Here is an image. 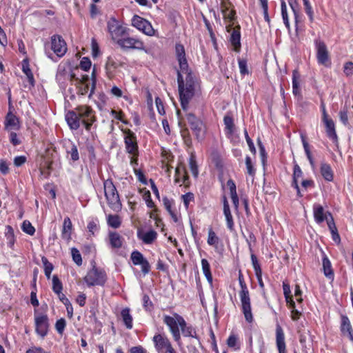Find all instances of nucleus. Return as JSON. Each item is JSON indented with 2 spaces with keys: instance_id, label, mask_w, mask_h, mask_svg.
I'll use <instances>...</instances> for the list:
<instances>
[{
  "instance_id": "1",
  "label": "nucleus",
  "mask_w": 353,
  "mask_h": 353,
  "mask_svg": "<svg viewBox=\"0 0 353 353\" xmlns=\"http://www.w3.org/2000/svg\"><path fill=\"white\" fill-rule=\"evenodd\" d=\"M177 82L181 105L183 110L188 108L190 101L199 87L195 75L189 70L177 71Z\"/></svg>"
},
{
  "instance_id": "2",
  "label": "nucleus",
  "mask_w": 353,
  "mask_h": 353,
  "mask_svg": "<svg viewBox=\"0 0 353 353\" xmlns=\"http://www.w3.org/2000/svg\"><path fill=\"white\" fill-rule=\"evenodd\" d=\"M239 282L241 287L239 297L241 303L242 312L245 320L248 323H252L253 321V316L252 313L249 290L245 283L243 274L241 272H239Z\"/></svg>"
},
{
  "instance_id": "3",
  "label": "nucleus",
  "mask_w": 353,
  "mask_h": 353,
  "mask_svg": "<svg viewBox=\"0 0 353 353\" xmlns=\"http://www.w3.org/2000/svg\"><path fill=\"white\" fill-rule=\"evenodd\" d=\"M104 193L109 207L115 212L121 209V203L118 191L112 180H105L103 183Z\"/></svg>"
},
{
  "instance_id": "4",
  "label": "nucleus",
  "mask_w": 353,
  "mask_h": 353,
  "mask_svg": "<svg viewBox=\"0 0 353 353\" xmlns=\"http://www.w3.org/2000/svg\"><path fill=\"white\" fill-rule=\"evenodd\" d=\"M163 323L168 327L174 340L179 342L181 340L180 329L182 325H185V319L177 313H173L172 316L164 315L163 318Z\"/></svg>"
},
{
  "instance_id": "5",
  "label": "nucleus",
  "mask_w": 353,
  "mask_h": 353,
  "mask_svg": "<svg viewBox=\"0 0 353 353\" xmlns=\"http://www.w3.org/2000/svg\"><path fill=\"white\" fill-rule=\"evenodd\" d=\"M76 72H79V69H72L71 65L68 62H61L58 65L56 74V80L61 86H65L68 81H73L77 76Z\"/></svg>"
},
{
  "instance_id": "6",
  "label": "nucleus",
  "mask_w": 353,
  "mask_h": 353,
  "mask_svg": "<svg viewBox=\"0 0 353 353\" xmlns=\"http://www.w3.org/2000/svg\"><path fill=\"white\" fill-rule=\"evenodd\" d=\"M107 280L106 274L102 269L97 268L96 266L89 270L84 277V281L88 286L103 285Z\"/></svg>"
},
{
  "instance_id": "7",
  "label": "nucleus",
  "mask_w": 353,
  "mask_h": 353,
  "mask_svg": "<svg viewBox=\"0 0 353 353\" xmlns=\"http://www.w3.org/2000/svg\"><path fill=\"white\" fill-rule=\"evenodd\" d=\"M107 28L112 41L116 43L128 34V29L123 26L115 18H110L107 22Z\"/></svg>"
},
{
  "instance_id": "8",
  "label": "nucleus",
  "mask_w": 353,
  "mask_h": 353,
  "mask_svg": "<svg viewBox=\"0 0 353 353\" xmlns=\"http://www.w3.org/2000/svg\"><path fill=\"white\" fill-rule=\"evenodd\" d=\"M74 81L81 94H86L90 90L88 97H91L95 88V81L93 77L90 79L87 74H81L80 77L77 76Z\"/></svg>"
},
{
  "instance_id": "9",
  "label": "nucleus",
  "mask_w": 353,
  "mask_h": 353,
  "mask_svg": "<svg viewBox=\"0 0 353 353\" xmlns=\"http://www.w3.org/2000/svg\"><path fill=\"white\" fill-rule=\"evenodd\" d=\"M75 110L85 129L90 130L91 125L95 121L94 110L88 105H79Z\"/></svg>"
},
{
  "instance_id": "10",
  "label": "nucleus",
  "mask_w": 353,
  "mask_h": 353,
  "mask_svg": "<svg viewBox=\"0 0 353 353\" xmlns=\"http://www.w3.org/2000/svg\"><path fill=\"white\" fill-rule=\"evenodd\" d=\"M185 117L196 139L201 140L204 136V124L203 121L190 112L186 113Z\"/></svg>"
},
{
  "instance_id": "11",
  "label": "nucleus",
  "mask_w": 353,
  "mask_h": 353,
  "mask_svg": "<svg viewBox=\"0 0 353 353\" xmlns=\"http://www.w3.org/2000/svg\"><path fill=\"white\" fill-rule=\"evenodd\" d=\"M117 44L123 50H144L143 42L137 37H131L128 34L119 40Z\"/></svg>"
},
{
  "instance_id": "12",
  "label": "nucleus",
  "mask_w": 353,
  "mask_h": 353,
  "mask_svg": "<svg viewBox=\"0 0 353 353\" xmlns=\"http://www.w3.org/2000/svg\"><path fill=\"white\" fill-rule=\"evenodd\" d=\"M125 144L126 151L132 155L131 164L137 163V157L138 156V145L137 139L134 134L129 131L125 137Z\"/></svg>"
},
{
  "instance_id": "13",
  "label": "nucleus",
  "mask_w": 353,
  "mask_h": 353,
  "mask_svg": "<svg viewBox=\"0 0 353 353\" xmlns=\"http://www.w3.org/2000/svg\"><path fill=\"white\" fill-rule=\"evenodd\" d=\"M132 25L138 30L142 31L146 35L153 36L155 34V30L151 23L138 15H134L132 19Z\"/></svg>"
},
{
  "instance_id": "14",
  "label": "nucleus",
  "mask_w": 353,
  "mask_h": 353,
  "mask_svg": "<svg viewBox=\"0 0 353 353\" xmlns=\"http://www.w3.org/2000/svg\"><path fill=\"white\" fill-rule=\"evenodd\" d=\"M35 330L38 335L44 338L48 332V318L46 314H36L34 316Z\"/></svg>"
},
{
  "instance_id": "15",
  "label": "nucleus",
  "mask_w": 353,
  "mask_h": 353,
  "mask_svg": "<svg viewBox=\"0 0 353 353\" xmlns=\"http://www.w3.org/2000/svg\"><path fill=\"white\" fill-rule=\"evenodd\" d=\"M51 49L59 57H63L67 52V45L60 35L51 37Z\"/></svg>"
},
{
  "instance_id": "16",
  "label": "nucleus",
  "mask_w": 353,
  "mask_h": 353,
  "mask_svg": "<svg viewBox=\"0 0 353 353\" xmlns=\"http://www.w3.org/2000/svg\"><path fill=\"white\" fill-rule=\"evenodd\" d=\"M316 58L319 63L329 67L331 64L328 51L324 42L316 41Z\"/></svg>"
},
{
  "instance_id": "17",
  "label": "nucleus",
  "mask_w": 353,
  "mask_h": 353,
  "mask_svg": "<svg viewBox=\"0 0 353 353\" xmlns=\"http://www.w3.org/2000/svg\"><path fill=\"white\" fill-rule=\"evenodd\" d=\"M131 260L134 265H141V270L144 274L149 273L150 270L149 262L140 252H132L131 254Z\"/></svg>"
},
{
  "instance_id": "18",
  "label": "nucleus",
  "mask_w": 353,
  "mask_h": 353,
  "mask_svg": "<svg viewBox=\"0 0 353 353\" xmlns=\"http://www.w3.org/2000/svg\"><path fill=\"white\" fill-rule=\"evenodd\" d=\"M340 331L343 336L348 337L353 342V328L350 319L345 315L341 316Z\"/></svg>"
},
{
  "instance_id": "19",
  "label": "nucleus",
  "mask_w": 353,
  "mask_h": 353,
  "mask_svg": "<svg viewBox=\"0 0 353 353\" xmlns=\"http://www.w3.org/2000/svg\"><path fill=\"white\" fill-rule=\"evenodd\" d=\"M175 53L179 65V70H189L185 52L183 46L181 43H176L175 46Z\"/></svg>"
},
{
  "instance_id": "20",
  "label": "nucleus",
  "mask_w": 353,
  "mask_h": 353,
  "mask_svg": "<svg viewBox=\"0 0 353 353\" xmlns=\"http://www.w3.org/2000/svg\"><path fill=\"white\" fill-rule=\"evenodd\" d=\"M325 125V132L327 137L331 139L334 143L338 142V136L336 132L335 123L333 119L330 117L322 119Z\"/></svg>"
},
{
  "instance_id": "21",
  "label": "nucleus",
  "mask_w": 353,
  "mask_h": 353,
  "mask_svg": "<svg viewBox=\"0 0 353 353\" xmlns=\"http://www.w3.org/2000/svg\"><path fill=\"white\" fill-rule=\"evenodd\" d=\"M276 344L279 353H286L285 334L283 328L279 324L276 326Z\"/></svg>"
},
{
  "instance_id": "22",
  "label": "nucleus",
  "mask_w": 353,
  "mask_h": 353,
  "mask_svg": "<svg viewBox=\"0 0 353 353\" xmlns=\"http://www.w3.org/2000/svg\"><path fill=\"white\" fill-rule=\"evenodd\" d=\"M20 124L19 119L11 112H9L5 119V129L8 131L19 129Z\"/></svg>"
},
{
  "instance_id": "23",
  "label": "nucleus",
  "mask_w": 353,
  "mask_h": 353,
  "mask_svg": "<svg viewBox=\"0 0 353 353\" xmlns=\"http://www.w3.org/2000/svg\"><path fill=\"white\" fill-rule=\"evenodd\" d=\"M65 120L70 128L72 130H77L80 127L81 121L75 109L74 111L68 112L65 114Z\"/></svg>"
},
{
  "instance_id": "24",
  "label": "nucleus",
  "mask_w": 353,
  "mask_h": 353,
  "mask_svg": "<svg viewBox=\"0 0 353 353\" xmlns=\"http://www.w3.org/2000/svg\"><path fill=\"white\" fill-rule=\"evenodd\" d=\"M137 236L145 244H151L157 239V233L153 230L147 232L139 230L137 232Z\"/></svg>"
},
{
  "instance_id": "25",
  "label": "nucleus",
  "mask_w": 353,
  "mask_h": 353,
  "mask_svg": "<svg viewBox=\"0 0 353 353\" xmlns=\"http://www.w3.org/2000/svg\"><path fill=\"white\" fill-rule=\"evenodd\" d=\"M152 341L154 347L159 353L163 352V348L170 342L167 336L160 334H155L153 336Z\"/></svg>"
},
{
  "instance_id": "26",
  "label": "nucleus",
  "mask_w": 353,
  "mask_h": 353,
  "mask_svg": "<svg viewBox=\"0 0 353 353\" xmlns=\"http://www.w3.org/2000/svg\"><path fill=\"white\" fill-rule=\"evenodd\" d=\"M314 217L316 223H321L328 216V212H325L323 208L319 204H314L313 206Z\"/></svg>"
},
{
  "instance_id": "27",
  "label": "nucleus",
  "mask_w": 353,
  "mask_h": 353,
  "mask_svg": "<svg viewBox=\"0 0 353 353\" xmlns=\"http://www.w3.org/2000/svg\"><path fill=\"white\" fill-rule=\"evenodd\" d=\"M223 214L225 217L227 227L230 231L234 230V221L230 209L228 202L225 197L223 199Z\"/></svg>"
},
{
  "instance_id": "28",
  "label": "nucleus",
  "mask_w": 353,
  "mask_h": 353,
  "mask_svg": "<svg viewBox=\"0 0 353 353\" xmlns=\"http://www.w3.org/2000/svg\"><path fill=\"white\" fill-rule=\"evenodd\" d=\"M241 34H240V28L239 26L236 27L232 29V32L230 35V42L232 45L234 50L235 51H239L241 48Z\"/></svg>"
},
{
  "instance_id": "29",
  "label": "nucleus",
  "mask_w": 353,
  "mask_h": 353,
  "mask_svg": "<svg viewBox=\"0 0 353 353\" xmlns=\"http://www.w3.org/2000/svg\"><path fill=\"white\" fill-rule=\"evenodd\" d=\"M72 230V224L69 217H65L63 221L61 237L62 239L69 241L71 239V234Z\"/></svg>"
},
{
  "instance_id": "30",
  "label": "nucleus",
  "mask_w": 353,
  "mask_h": 353,
  "mask_svg": "<svg viewBox=\"0 0 353 353\" xmlns=\"http://www.w3.org/2000/svg\"><path fill=\"white\" fill-rule=\"evenodd\" d=\"M303 176V172L299 167L298 164H295L294 165V170H293V182L292 185L294 188L296 190L297 195L299 196H302V194L300 192V188L298 184V181L300 178H301Z\"/></svg>"
},
{
  "instance_id": "31",
  "label": "nucleus",
  "mask_w": 353,
  "mask_h": 353,
  "mask_svg": "<svg viewBox=\"0 0 353 353\" xmlns=\"http://www.w3.org/2000/svg\"><path fill=\"white\" fill-rule=\"evenodd\" d=\"M123 239L116 232H109L110 244L113 248H120L122 246Z\"/></svg>"
},
{
  "instance_id": "32",
  "label": "nucleus",
  "mask_w": 353,
  "mask_h": 353,
  "mask_svg": "<svg viewBox=\"0 0 353 353\" xmlns=\"http://www.w3.org/2000/svg\"><path fill=\"white\" fill-rule=\"evenodd\" d=\"M321 174L324 178L325 180L327 181H332L334 179L333 171L331 168V166L326 163H322L321 164Z\"/></svg>"
},
{
  "instance_id": "33",
  "label": "nucleus",
  "mask_w": 353,
  "mask_h": 353,
  "mask_svg": "<svg viewBox=\"0 0 353 353\" xmlns=\"http://www.w3.org/2000/svg\"><path fill=\"white\" fill-rule=\"evenodd\" d=\"M66 152L67 157L70 160L73 161L79 160V155L77 147L72 142L69 143V144L67 145Z\"/></svg>"
},
{
  "instance_id": "34",
  "label": "nucleus",
  "mask_w": 353,
  "mask_h": 353,
  "mask_svg": "<svg viewBox=\"0 0 353 353\" xmlns=\"http://www.w3.org/2000/svg\"><path fill=\"white\" fill-rule=\"evenodd\" d=\"M121 316L123 321L128 329L132 328V316L130 313V309L126 307L121 310Z\"/></svg>"
},
{
  "instance_id": "35",
  "label": "nucleus",
  "mask_w": 353,
  "mask_h": 353,
  "mask_svg": "<svg viewBox=\"0 0 353 353\" xmlns=\"http://www.w3.org/2000/svg\"><path fill=\"white\" fill-rule=\"evenodd\" d=\"M323 268L325 276L329 279H333L334 272L332 269L331 263L326 256L323 258Z\"/></svg>"
},
{
  "instance_id": "36",
  "label": "nucleus",
  "mask_w": 353,
  "mask_h": 353,
  "mask_svg": "<svg viewBox=\"0 0 353 353\" xmlns=\"http://www.w3.org/2000/svg\"><path fill=\"white\" fill-rule=\"evenodd\" d=\"M108 225L112 228H119L121 224V219L119 215L109 214L107 216Z\"/></svg>"
},
{
  "instance_id": "37",
  "label": "nucleus",
  "mask_w": 353,
  "mask_h": 353,
  "mask_svg": "<svg viewBox=\"0 0 353 353\" xmlns=\"http://www.w3.org/2000/svg\"><path fill=\"white\" fill-rule=\"evenodd\" d=\"M5 236L7 240L8 245L12 248L14 246L15 238L14 230L10 225H7L6 227Z\"/></svg>"
},
{
  "instance_id": "38",
  "label": "nucleus",
  "mask_w": 353,
  "mask_h": 353,
  "mask_svg": "<svg viewBox=\"0 0 353 353\" xmlns=\"http://www.w3.org/2000/svg\"><path fill=\"white\" fill-rule=\"evenodd\" d=\"M201 267L203 272L206 277L208 282H212V276L210 271V265L207 259H201Z\"/></svg>"
},
{
  "instance_id": "39",
  "label": "nucleus",
  "mask_w": 353,
  "mask_h": 353,
  "mask_svg": "<svg viewBox=\"0 0 353 353\" xmlns=\"http://www.w3.org/2000/svg\"><path fill=\"white\" fill-rule=\"evenodd\" d=\"M181 330L185 337L197 338L195 329L191 325H188L185 321V325L181 327Z\"/></svg>"
},
{
  "instance_id": "40",
  "label": "nucleus",
  "mask_w": 353,
  "mask_h": 353,
  "mask_svg": "<svg viewBox=\"0 0 353 353\" xmlns=\"http://www.w3.org/2000/svg\"><path fill=\"white\" fill-rule=\"evenodd\" d=\"M62 290L63 286L61 282L57 275H54L52 277V290L58 296H62L64 297V294L61 292Z\"/></svg>"
},
{
  "instance_id": "41",
  "label": "nucleus",
  "mask_w": 353,
  "mask_h": 353,
  "mask_svg": "<svg viewBox=\"0 0 353 353\" xmlns=\"http://www.w3.org/2000/svg\"><path fill=\"white\" fill-rule=\"evenodd\" d=\"M22 70L27 76V78H28L29 82L30 83V84L33 85L34 81V77H33V74L30 68L29 62H28V59H24L22 61Z\"/></svg>"
},
{
  "instance_id": "42",
  "label": "nucleus",
  "mask_w": 353,
  "mask_h": 353,
  "mask_svg": "<svg viewBox=\"0 0 353 353\" xmlns=\"http://www.w3.org/2000/svg\"><path fill=\"white\" fill-rule=\"evenodd\" d=\"M283 294L285 298V301L288 305H293L294 300L292 296L291 295V290L290 286L288 283L283 282Z\"/></svg>"
},
{
  "instance_id": "43",
  "label": "nucleus",
  "mask_w": 353,
  "mask_h": 353,
  "mask_svg": "<svg viewBox=\"0 0 353 353\" xmlns=\"http://www.w3.org/2000/svg\"><path fill=\"white\" fill-rule=\"evenodd\" d=\"M207 242L209 245L213 246L214 248H216L219 244V239L212 228L209 229L208 230Z\"/></svg>"
},
{
  "instance_id": "44",
  "label": "nucleus",
  "mask_w": 353,
  "mask_h": 353,
  "mask_svg": "<svg viewBox=\"0 0 353 353\" xmlns=\"http://www.w3.org/2000/svg\"><path fill=\"white\" fill-rule=\"evenodd\" d=\"M281 15H282L283 23H284L285 27L288 30H290V22H289V18H288V8H287V5L285 1L281 2Z\"/></svg>"
},
{
  "instance_id": "45",
  "label": "nucleus",
  "mask_w": 353,
  "mask_h": 353,
  "mask_svg": "<svg viewBox=\"0 0 353 353\" xmlns=\"http://www.w3.org/2000/svg\"><path fill=\"white\" fill-rule=\"evenodd\" d=\"M224 124L225 125V131L228 134H232L234 132V122L232 117L226 115L223 119Z\"/></svg>"
},
{
  "instance_id": "46",
  "label": "nucleus",
  "mask_w": 353,
  "mask_h": 353,
  "mask_svg": "<svg viewBox=\"0 0 353 353\" xmlns=\"http://www.w3.org/2000/svg\"><path fill=\"white\" fill-rule=\"evenodd\" d=\"M41 261H42V263H43V267H44L45 275L46 276V277L48 279H50L54 267H53L52 264L48 261L47 258L42 257Z\"/></svg>"
},
{
  "instance_id": "47",
  "label": "nucleus",
  "mask_w": 353,
  "mask_h": 353,
  "mask_svg": "<svg viewBox=\"0 0 353 353\" xmlns=\"http://www.w3.org/2000/svg\"><path fill=\"white\" fill-rule=\"evenodd\" d=\"M245 166H246L247 173L249 175L254 176L255 174V172H256V170L254 167V165H253L251 158L248 156H247L245 157Z\"/></svg>"
},
{
  "instance_id": "48",
  "label": "nucleus",
  "mask_w": 353,
  "mask_h": 353,
  "mask_svg": "<svg viewBox=\"0 0 353 353\" xmlns=\"http://www.w3.org/2000/svg\"><path fill=\"white\" fill-rule=\"evenodd\" d=\"M22 230L29 235H33L35 232L34 228L30 221H24L22 223Z\"/></svg>"
},
{
  "instance_id": "49",
  "label": "nucleus",
  "mask_w": 353,
  "mask_h": 353,
  "mask_svg": "<svg viewBox=\"0 0 353 353\" xmlns=\"http://www.w3.org/2000/svg\"><path fill=\"white\" fill-rule=\"evenodd\" d=\"M298 78H299L298 72L294 70L293 72V77H292V88H293V93L295 95L299 94Z\"/></svg>"
},
{
  "instance_id": "50",
  "label": "nucleus",
  "mask_w": 353,
  "mask_h": 353,
  "mask_svg": "<svg viewBox=\"0 0 353 353\" xmlns=\"http://www.w3.org/2000/svg\"><path fill=\"white\" fill-rule=\"evenodd\" d=\"M71 253L72 259L75 263L78 265H81L82 264V258L79 251L76 248H72Z\"/></svg>"
},
{
  "instance_id": "51",
  "label": "nucleus",
  "mask_w": 353,
  "mask_h": 353,
  "mask_svg": "<svg viewBox=\"0 0 353 353\" xmlns=\"http://www.w3.org/2000/svg\"><path fill=\"white\" fill-rule=\"evenodd\" d=\"M66 325V321L61 318L57 321L55 323V329L59 334H62Z\"/></svg>"
},
{
  "instance_id": "52",
  "label": "nucleus",
  "mask_w": 353,
  "mask_h": 353,
  "mask_svg": "<svg viewBox=\"0 0 353 353\" xmlns=\"http://www.w3.org/2000/svg\"><path fill=\"white\" fill-rule=\"evenodd\" d=\"M240 72L242 75L248 74L249 70L248 68L247 61L245 59H239L238 60Z\"/></svg>"
},
{
  "instance_id": "53",
  "label": "nucleus",
  "mask_w": 353,
  "mask_h": 353,
  "mask_svg": "<svg viewBox=\"0 0 353 353\" xmlns=\"http://www.w3.org/2000/svg\"><path fill=\"white\" fill-rule=\"evenodd\" d=\"M182 201L186 209L188 208L189 204L191 201H194V194L191 192H188L181 196Z\"/></svg>"
},
{
  "instance_id": "54",
  "label": "nucleus",
  "mask_w": 353,
  "mask_h": 353,
  "mask_svg": "<svg viewBox=\"0 0 353 353\" xmlns=\"http://www.w3.org/2000/svg\"><path fill=\"white\" fill-rule=\"evenodd\" d=\"M143 199L145 200L146 205L148 208H152L154 206V203L151 199L150 192L149 190H144V194L143 195Z\"/></svg>"
},
{
  "instance_id": "55",
  "label": "nucleus",
  "mask_w": 353,
  "mask_h": 353,
  "mask_svg": "<svg viewBox=\"0 0 353 353\" xmlns=\"http://www.w3.org/2000/svg\"><path fill=\"white\" fill-rule=\"evenodd\" d=\"M305 12L310 17V20H313V10L309 0H303Z\"/></svg>"
},
{
  "instance_id": "56",
  "label": "nucleus",
  "mask_w": 353,
  "mask_h": 353,
  "mask_svg": "<svg viewBox=\"0 0 353 353\" xmlns=\"http://www.w3.org/2000/svg\"><path fill=\"white\" fill-rule=\"evenodd\" d=\"M290 308L291 309V317L293 321H296L300 318L301 314V312L295 308V302L294 301V304L288 305Z\"/></svg>"
},
{
  "instance_id": "57",
  "label": "nucleus",
  "mask_w": 353,
  "mask_h": 353,
  "mask_svg": "<svg viewBox=\"0 0 353 353\" xmlns=\"http://www.w3.org/2000/svg\"><path fill=\"white\" fill-rule=\"evenodd\" d=\"M90 67V60L88 57H83L80 61V68L84 71H88Z\"/></svg>"
},
{
  "instance_id": "58",
  "label": "nucleus",
  "mask_w": 353,
  "mask_h": 353,
  "mask_svg": "<svg viewBox=\"0 0 353 353\" xmlns=\"http://www.w3.org/2000/svg\"><path fill=\"white\" fill-rule=\"evenodd\" d=\"M190 168L194 177H197L199 172L196 161L192 157L189 161Z\"/></svg>"
},
{
  "instance_id": "59",
  "label": "nucleus",
  "mask_w": 353,
  "mask_h": 353,
  "mask_svg": "<svg viewBox=\"0 0 353 353\" xmlns=\"http://www.w3.org/2000/svg\"><path fill=\"white\" fill-rule=\"evenodd\" d=\"M251 260H252V263L255 274H259V273L261 272V269L260 265L258 262L256 256L254 254H252Z\"/></svg>"
},
{
  "instance_id": "60",
  "label": "nucleus",
  "mask_w": 353,
  "mask_h": 353,
  "mask_svg": "<svg viewBox=\"0 0 353 353\" xmlns=\"http://www.w3.org/2000/svg\"><path fill=\"white\" fill-rule=\"evenodd\" d=\"M9 138H10V143L14 146H17V145L21 144V143L20 138L18 137L17 133H15L14 132H10Z\"/></svg>"
},
{
  "instance_id": "61",
  "label": "nucleus",
  "mask_w": 353,
  "mask_h": 353,
  "mask_svg": "<svg viewBox=\"0 0 353 353\" xmlns=\"http://www.w3.org/2000/svg\"><path fill=\"white\" fill-rule=\"evenodd\" d=\"M163 204L165 208V209L169 212L170 215L172 216V218L174 219V221H176V216L174 214V213L172 210V203L171 201L168 199H163Z\"/></svg>"
},
{
  "instance_id": "62",
  "label": "nucleus",
  "mask_w": 353,
  "mask_h": 353,
  "mask_svg": "<svg viewBox=\"0 0 353 353\" xmlns=\"http://www.w3.org/2000/svg\"><path fill=\"white\" fill-rule=\"evenodd\" d=\"M344 73L346 76H350L353 73V63L352 61H348L345 63L344 65Z\"/></svg>"
},
{
  "instance_id": "63",
  "label": "nucleus",
  "mask_w": 353,
  "mask_h": 353,
  "mask_svg": "<svg viewBox=\"0 0 353 353\" xmlns=\"http://www.w3.org/2000/svg\"><path fill=\"white\" fill-rule=\"evenodd\" d=\"M0 172L3 174H7L9 172V164L3 159H0Z\"/></svg>"
},
{
  "instance_id": "64",
  "label": "nucleus",
  "mask_w": 353,
  "mask_h": 353,
  "mask_svg": "<svg viewBox=\"0 0 353 353\" xmlns=\"http://www.w3.org/2000/svg\"><path fill=\"white\" fill-rule=\"evenodd\" d=\"M339 114L340 121L343 123V124L344 125H348L347 111L345 110H341L339 112Z\"/></svg>"
}]
</instances>
